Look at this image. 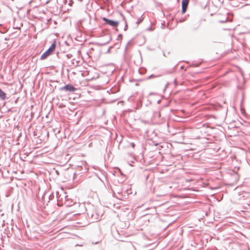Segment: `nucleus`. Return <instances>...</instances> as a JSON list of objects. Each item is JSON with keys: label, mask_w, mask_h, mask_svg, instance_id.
<instances>
[{"label": "nucleus", "mask_w": 250, "mask_h": 250, "mask_svg": "<svg viewBox=\"0 0 250 250\" xmlns=\"http://www.w3.org/2000/svg\"><path fill=\"white\" fill-rule=\"evenodd\" d=\"M18 100V99H16V100H15V103H16V102H17V101Z\"/></svg>", "instance_id": "nucleus-26"}, {"label": "nucleus", "mask_w": 250, "mask_h": 250, "mask_svg": "<svg viewBox=\"0 0 250 250\" xmlns=\"http://www.w3.org/2000/svg\"><path fill=\"white\" fill-rule=\"evenodd\" d=\"M110 40H111V38H110L109 41H107L106 42H96L95 44L96 45H97L98 46H104L105 44H107L110 41Z\"/></svg>", "instance_id": "nucleus-6"}, {"label": "nucleus", "mask_w": 250, "mask_h": 250, "mask_svg": "<svg viewBox=\"0 0 250 250\" xmlns=\"http://www.w3.org/2000/svg\"><path fill=\"white\" fill-rule=\"evenodd\" d=\"M59 54H60L59 52H57V57H58V58H60V56H59Z\"/></svg>", "instance_id": "nucleus-18"}, {"label": "nucleus", "mask_w": 250, "mask_h": 250, "mask_svg": "<svg viewBox=\"0 0 250 250\" xmlns=\"http://www.w3.org/2000/svg\"><path fill=\"white\" fill-rule=\"evenodd\" d=\"M50 109H52V106L50 107Z\"/></svg>", "instance_id": "nucleus-32"}, {"label": "nucleus", "mask_w": 250, "mask_h": 250, "mask_svg": "<svg viewBox=\"0 0 250 250\" xmlns=\"http://www.w3.org/2000/svg\"><path fill=\"white\" fill-rule=\"evenodd\" d=\"M131 146H132L133 148H134V147H135V144H134V143H131Z\"/></svg>", "instance_id": "nucleus-17"}, {"label": "nucleus", "mask_w": 250, "mask_h": 250, "mask_svg": "<svg viewBox=\"0 0 250 250\" xmlns=\"http://www.w3.org/2000/svg\"><path fill=\"white\" fill-rule=\"evenodd\" d=\"M102 20L104 21L105 24L113 27H117L119 24V22L118 21L110 20L105 17L102 18Z\"/></svg>", "instance_id": "nucleus-3"}, {"label": "nucleus", "mask_w": 250, "mask_h": 250, "mask_svg": "<svg viewBox=\"0 0 250 250\" xmlns=\"http://www.w3.org/2000/svg\"><path fill=\"white\" fill-rule=\"evenodd\" d=\"M80 1L82 2L83 0H79Z\"/></svg>", "instance_id": "nucleus-30"}, {"label": "nucleus", "mask_w": 250, "mask_h": 250, "mask_svg": "<svg viewBox=\"0 0 250 250\" xmlns=\"http://www.w3.org/2000/svg\"><path fill=\"white\" fill-rule=\"evenodd\" d=\"M59 90L60 91L69 93L76 91L77 88L71 83H68L63 86L60 87Z\"/></svg>", "instance_id": "nucleus-2"}, {"label": "nucleus", "mask_w": 250, "mask_h": 250, "mask_svg": "<svg viewBox=\"0 0 250 250\" xmlns=\"http://www.w3.org/2000/svg\"><path fill=\"white\" fill-rule=\"evenodd\" d=\"M123 19H124V20H125V27H124V30L125 31H126L127 29V27H128L127 23V22L125 21V18L124 17H123Z\"/></svg>", "instance_id": "nucleus-11"}, {"label": "nucleus", "mask_w": 250, "mask_h": 250, "mask_svg": "<svg viewBox=\"0 0 250 250\" xmlns=\"http://www.w3.org/2000/svg\"><path fill=\"white\" fill-rule=\"evenodd\" d=\"M158 77V76H156V75H155L151 74V75H150L148 77V79H150L153 78H156V77Z\"/></svg>", "instance_id": "nucleus-12"}, {"label": "nucleus", "mask_w": 250, "mask_h": 250, "mask_svg": "<svg viewBox=\"0 0 250 250\" xmlns=\"http://www.w3.org/2000/svg\"><path fill=\"white\" fill-rule=\"evenodd\" d=\"M220 1V3H222V2L220 0H219Z\"/></svg>", "instance_id": "nucleus-31"}, {"label": "nucleus", "mask_w": 250, "mask_h": 250, "mask_svg": "<svg viewBox=\"0 0 250 250\" xmlns=\"http://www.w3.org/2000/svg\"><path fill=\"white\" fill-rule=\"evenodd\" d=\"M132 45L131 41H130L127 42V44H126L125 49V54H126L127 52V50L129 48V46Z\"/></svg>", "instance_id": "nucleus-7"}, {"label": "nucleus", "mask_w": 250, "mask_h": 250, "mask_svg": "<svg viewBox=\"0 0 250 250\" xmlns=\"http://www.w3.org/2000/svg\"><path fill=\"white\" fill-rule=\"evenodd\" d=\"M33 0H31L30 1V2H29V3L30 4V3H31L32 2H33Z\"/></svg>", "instance_id": "nucleus-24"}, {"label": "nucleus", "mask_w": 250, "mask_h": 250, "mask_svg": "<svg viewBox=\"0 0 250 250\" xmlns=\"http://www.w3.org/2000/svg\"><path fill=\"white\" fill-rule=\"evenodd\" d=\"M50 0H47L46 2V3H48L50 2Z\"/></svg>", "instance_id": "nucleus-22"}, {"label": "nucleus", "mask_w": 250, "mask_h": 250, "mask_svg": "<svg viewBox=\"0 0 250 250\" xmlns=\"http://www.w3.org/2000/svg\"><path fill=\"white\" fill-rule=\"evenodd\" d=\"M201 109L205 110V109H209L207 107H203V108H201Z\"/></svg>", "instance_id": "nucleus-19"}, {"label": "nucleus", "mask_w": 250, "mask_h": 250, "mask_svg": "<svg viewBox=\"0 0 250 250\" xmlns=\"http://www.w3.org/2000/svg\"><path fill=\"white\" fill-rule=\"evenodd\" d=\"M161 100H158L157 101V103H158V104H160V103H161Z\"/></svg>", "instance_id": "nucleus-21"}, {"label": "nucleus", "mask_w": 250, "mask_h": 250, "mask_svg": "<svg viewBox=\"0 0 250 250\" xmlns=\"http://www.w3.org/2000/svg\"><path fill=\"white\" fill-rule=\"evenodd\" d=\"M0 99L1 100H5L8 99L7 94L0 88Z\"/></svg>", "instance_id": "nucleus-5"}, {"label": "nucleus", "mask_w": 250, "mask_h": 250, "mask_svg": "<svg viewBox=\"0 0 250 250\" xmlns=\"http://www.w3.org/2000/svg\"><path fill=\"white\" fill-rule=\"evenodd\" d=\"M12 108H13V107L9 108H8V109L10 110V109H12Z\"/></svg>", "instance_id": "nucleus-29"}, {"label": "nucleus", "mask_w": 250, "mask_h": 250, "mask_svg": "<svg viewBox=\"0 0 250 250\" xmlns=\"http://www.w3.org/2000/svg\"><path fill=\"white\" fill-rule=\"evenodd\" d=\"M189 0H182V10L181 13L184 14L186 12L188 5L189 3Z\"/></svg>", "instance_id": "nucleus-4"}, {"label": "nucleus", "mask_w": 250, "mask_h": 250, "mask_svg": "<svg viewBox=\"0 0 250 250\" xmlns=\"http://www.w3.org/2000/svg\"><path fill=\"white\" fill-rule=\"evenodd\" d=\"M71 62L73 65H75L76 66H77L79 65L80 62L79 61H77L74 59L72 60Z\"/></svg>", "instance_id": "nucleus-9"}, {"label": "nucleus", "mask_w": 250, "mask_h": 250, "mask_svg": "<svg viewBox=\"0 0 250 250\" xmlns=\"http://www.w3.org/2000/svg\"><path fill=\"white\" fill-rule=\"evenodd\" d=\"M110 91H111L112 92H114V91H113V89L112 88H111L110 89Z\"/></svg>", "instance_id": "nucleus-25"}, {"label": "nucleus", "mask_w": 250, "mask_h": 250, "mask_svg": "<svg viewBox=\"0 0 250 250\" xmlns=\"http://www.w3.org/2000/svg\"><path fill=\"white\" fill-rule=\"evenodd\" d=\"M144 18H143V15H142L137 20V21L136 22V23L137 25H138L139 24H140L143 21Z\"/></svg>", "instance_id": "nucleus-8"}, {"label": "nucleus", "mask_w": 250, "mask_h": 250, "mask_svg": "<svg viewBox=\"0 0 250 250\" xmlns=\"http://www.w3.org/2000/svg\"><path fill=\"white\" fill-rule=\"evenodd\" d=\"M185 21V19H179V21L180 22H184Z\"/></svg>", "instance_id": "nucleus-16"}, {"label": "nucleus", "mask_w": 250, "mask_h": 250, "mask_svg": "<svg viewBox=\"0 0 250 250\" xmlns=\"http://www.w3.org/2000/svg\"><path fill=\"white\" fill-rule=\"evenodd\" d=\"M66 57L68 58V59H70L72 57V54H66Z\"/></svg>", "instance_id": "nucleus-13"}, {"label": "nucleus", "mask_w": 250, "mask_h": 250, "mask_svg": "<svg viewBox=\"0 0 250 250\" xmlns=\"http://www.w3.org/2000/svg\"><path fill=\"white\" fill-rule=\"evenodd\" d=\"M56 47V41L54 40L50 47L41 56V60H44L51 55L55 50Z\"/></svg>", "instance_id": "nucleus-1"}, {"label": "nucleus", "mask_w": 250, "mask_h": 250, "mask_svg": "<svg viewBox=\"0 0 250 250\" xmlns=\"http://www.w3.org/2000/svg\"><path fill=\"white\" fill-rule=\"evenodd\" d=\"M123 38V35L122 34H119L118 36V38H117V40H122Z\"/></svg>", "instance_id": "nucleus-14"}, {"label": "nucleus", "mask_w": 250, "mask_h": 250, "mask_svg": "<svg viewBox=\"0 0 250 250\" xmlns=\"http://www.w3.org/2000/svg\"><path fill=\"white\" fill-rule=\"evenodd\" d=\"M200 64H201V63H194L193 64V66L197 67V66H199Z\"/></svg>", "instance_id": "nucleus-15"}, {"label": "nucleus", "mask_w": 250, "mask_h": 250, "mask_svg": "<svg viewBox=\"0 0 250 250\" xmlns=\"http://www.w3.org/2000/svg\"><path fill=\"white\" fill-rule=\"evenodd\" d=\"M155 95V93H152V92H151L149 93V95L150 96V95Z\"/></svg>", "instance_id": "nucleus-20"}, {"label": "nucleus", "mask_w": 250, "mask_h": 250, "mask_svg": "<svg viewBox=\"0 0 250 250\" xmlns=\"http://www.w3.org/2000/svg\"><path fill=\"white\" fill-rule=\"evenodd\" d=\"M110 52V48L108 49V50H107V52Z\"/></svg>", "instance_id": "nucleus-28"}, {"label": "nucleus", "mask_w": 250, "mask_h": 250, "mask_svg": "<svg viewBox=\"0 0 250 250\" xmlns=\"http://www.w3.org/2000/svg\"><path fill=\"white\" fill-rule=\"evenodd\" d=\"M181 112H182L183 114H184V113H185V110H181Z\"/></svg>", "instance_id": "nucleus-23"}, {"label": "nucleus", "mask_w": 250, "mask_h": 250, "mask_svg": "<svg viewBox=\"0 0 250 250\" xmlns=\"http://www.w3.org/2000/svg\"><path fill=\"white\" fill-rule=\"evenodd\" d=\"M240 110L243 109L242 107L240 108Z\"/></svg>", "instance_id": "nucleus-33"}, {"label": "nucleus", "mask_w": 250, "mask_h": 250, "mask_svg": "<svg viewBox=\"0 0 250 250\" xmlns=\"http://www.w3.org/2000/svg\"><path fill=\"white\" fill-rule=\"evenodd\" d=\"M151 27H149V28H148V30H151Z\"/></svg>", "instance_id": "nucleus-27"}, {"label": "nucleus", "mask_w": 250, "mask_h": 250, "mask_svg": "<svg viewBox=\"0 0 250 250\" xmlns=\"http://www.w3.org/2000/svg\"><path fill=\"white\" fill-rule=\"evenodd\" d=\"M228 21V18L225 17L224 19H222V20H219V22L220 23H225Z\"/></svg>", "instance_id": "nucleus-10"}]
</instances>
